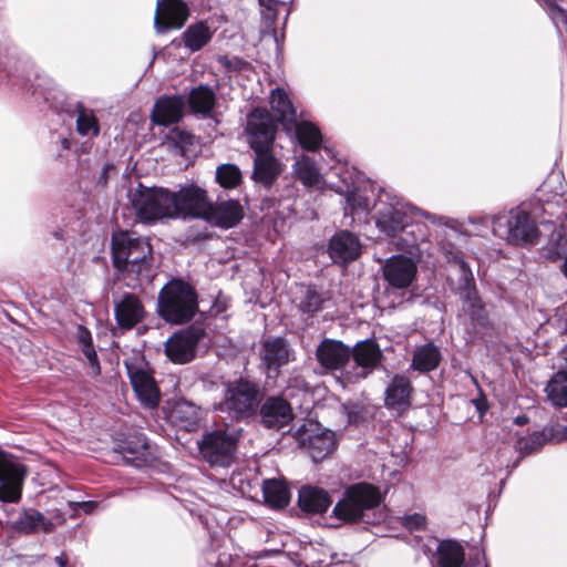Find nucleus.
I'll return each instance as SVG.
<instances>
[{"mask_svg": "<svg viewBox=\"0 0 567 567\" xmlns=\"http://www.w3.org/2000/svg\"><path fill=\"white\" fill-rule=\"evenodd\" d=\"M216 181L224 188H234L241 182V172L234 164H223L216 169Z\"/></svg>", "mask_w": 567, "mask_h": 567, "instance_id": "obj_45", "label": "nucleus"}, {"mask_svg": "<svg viewBox=\"0 0 567 567\" xmlns=\"http://www.w3.org/2000/svg\"><path fill=\"white\" fill-rule=\"evenodd\" d=\"M549 440H567V425L556 424L528 436L518 437L515 447L519 453L527 455L537 451Z\"/></svg>", "mask_w": 567, "mask_h": 567, "instance_id": "obj_26", "label": "nucleus"}, {"mask_svg": "<svg viewBox=\"0 0 567 567\" xmlns=\"http://www.w3.org/2000/svg\"><path fill=\"white\" fill-rule=\"evenodd\" d=\"M260 415L267 427L281 429L292 420V410L286 400L274 396L261 405Z\"/></svg>", "mask_w": 567, "mask_h": 567, "instance_id": "obj_27", "label": "nucleus"}, {"mask_svg": "<svg viewBox=\"0 0 567 567\" xmlns=\"http://www.w3.org/2000/svg\"><path fill=\"white\" fill-rule=\"evenodd\" d=\"M323 150H324V152L328 154V156H329V157H331V158H334V157H336V153H334V151H333V148H332V147H330V146H328V145H324V146H323Z\"/></svg>", "mask_w": 567, "mask_h": 567, "instance_id": "obj_58", "label": "nucleus"}, {"mask_svg": "<svg viewBox=\"0 0 567 567\" xmlns=\"http://www.w3.org/2000/svg\"><path fill=\"white\" fill-rule=\"evenodd\" d=\"M204 337V330L199 327H189L175 332L165 342L167 358L177 364L192 361L196 355V348Z\"/></svg>", "mask_w": 567, "mask_h": 567, "instance_id": "obj_11", "label": "nucleus"}, {"mask_svg": "<svg viewBox=\"0 0 567 567\" xmlns=\"http://www.w3.org/2000/svg\"><path fill=\"white\" fill-rule=\"evenodd\" d=\"M235 63H236L237 65H244V66H246V65H247V63H246V62H244V61H239V60H236V61H235Z\"/></svg>", "mask_w": 567, "mask_h": 567, "instance_id": "obj_60", "label": "nucleus"}, {"mask_svg": "<svg viewBox=\"0 0 567 567\" xmlns=\"http://www.w3.org/2000/svg\"><path fill=\"white\" fill-rule=\"evenodd\" d=\"M237 442L235 432L219 429L206 433L198 442V449L210 466L229 467L235 460Z\"/></svg>", "mask_w": 567, "mask_h": 567, "instance_id": "obj_9", "label": "nucleus"}, {"mask_svg": "<svg viewBox=\"0 0 567 567\" xmlns=\"http://www.w3.org/2000/svg\"><path fill=\"white\" fill-rule=\"evenodd\" d=\"M293 351L282 338H269L262 342L261 361L268 377H276L279 369L292 360Z\"/></svg>", "mask_w": 567, "mask_h": 567, "instance_id": "obj_19", "label": "nucleus"}, {"mask_svg": "<svg viewBox=\"0 0 567 567\" xmlns=\"http://www.w3.org/2000/svg\"><path fill=\"white\" fill-rule=\"evenodd\" d=\"M548 399L556 406H567V370L558 371L546 388Z\"/></svg>", "mask_w": 567, "mask_h": 567, "instance_id": "obj_41", "label": "nucleus"}, {"mask_svg": "<svg viewBox=\"0 0 567 567\" xmlns=\"http://www.w3.org/2000/svg\"><path fill=\"white\" fill-rule=\"evenodd\" d=\"M441 359L442 354L439 347L429 342L414 349L411 369L422 373L430 372L439 367Z\"/></svg>", "mask_w": 567, "mask_h": 567, "instance_id": "obj_32", "label": "nucleus"}, {"mask_svg": "<svg viewBox=\"0 0 567 567\" xmlns=\"http://www.w3.org/2000/svg\"><path fill=\"white\" fill-rule=\"evenodd\" d=\"M185 102L181 95L159 97L152 111V121L158 125H169L178 122L184 112Z\"/></svg>", "mask_w": 567, "mask_h": 567, "instance_id": "obj_28", "label": "nucleus"}, {"mask_svg": "<svg viewBox=\"0 0 567 567\" xmlns=\"http://www.w3.org/2000/svg\"><path fill=\"white\" fill-rule=\"evenodd\" d=\"M80 506L83 508L85 513H90L93 511V508L96 507V504L94 502H82Z\"/></svg>", "mask_w": 567, "mask_h": 567, "instance_id": "obj_53", "label": "nucleus"}, {"mask_svg": "<svg viewBox=\"0 0 567 567\" xmlns=\"http://www.w3.org/2000/svg\"><path fill=\"white\" fill-rule=\"evenodd\" d=\"M127 453H128V454H134V452H133V451H131V450H128V449H127Z\"/></svg>", "mask_w": 567, "mask_h": 567, "instance_id": "obj_63", "label": "nucleus"}, {"mask_svg": "<svg viewBox=\"0 0 567 567\" xmlns=\"http://www.w3.org/2000/svg\"><path fill=\"white\" fill-rule=\"evenodd\" d=\"M331 299L329 291H318L315 288L308 287L299 302V308L302 312L315 313L323 309L324 302Z\"/></svg>", "mask_w": 567, "mask_h": 567, "instance_id": "obj_43", "label": "nucleus"}, {"mask_svg": "<svg viewBox=\"0 0 567 567\" xmlns=\"http://www.w3.org/2000/svg\"><path fill=\"white\" fill-rule=\"evenodd\" d=\"M328 252L333 262L346 265L360 256L361 243L354 234L341 230L330 239Z\"/></svg>", "mask_w": 567, "mask_h": 567, "instance_id": "obj_21", "label": "nucleus"}, {"mask_svg": "<svg viewBox=\"0 0 567 567\" xmlns=\"http://www.w3.org/2000/svg\"><path fill=\"white\" fill-rule=\"evenodd\" d=\"M412 385L404 375H395L385 390V405L398 412H403L411 404Z\"/></svg>", "mask_w": 567, "mask_h": 567, "instance_id": "obj_29", "label": "nucleus"}, {"mask_svg": "<svg viewBox=\"0 0 567 567\" xmlns=\"http://www.w3.org/2000/svg\"><path fill=\"white\" fill-rule=\"evenodd\" d=\"M114 316L121 329L131 330L142 322L145 317V309L136 296L126 293L114 305Z\"/></svg>", "mask_w": 567, "mask_h": 567, "instance_id": "obj_24", "label": "nucleus"}, {"mask_svg": "<svg viewBox=\"0 0 567 567\" xmlns=\"http://www.w3.org/2000/svg\"><path fill=\"white\" fill-rule=\"evenodd\" d=\"M200 417V409L186 400L177 401L169 414L172 423L187 432L195 431L198 427Z\"/></svg>", "mask_w": 567, "mask_h": 567, "instance_id": "obj_30", "label": "nucleus"}, {"mask_svg": "<svg viewBox=\"0 0 567 567\" xmlns=\"http://www.w3.org/2000/svg\"><path fill=\"white\" fill-rule=\"evenodd\" d=\"M171 219L202 218L207 214L209 199L205 189L195 184H187L178 192H171Z\"/></svg>", "mask_w": 567, "mask_h": 567, "instance_id": "obj_10", "label": "nucleus"}, {"mask_svg": "<svg viewBox=\"0 0 567 567\" xmlns=\"http://www.w3.org/2000/svg\"><path fill=\"white\" fill-rule=\"evenodd\" d=\"M60 144H61L62 150H65V151L70 150V147H71L70 141L65 137L60 138Z\"/></svg>", "mask_w": 567, "mask_h": 567, "instance_id": "obj_57", "label": "nucleus"}, {"mask_svg": "<svg viewBox=\"0 0 567 567\" xmlns=\"http://www.w3.org/2000/svg\"><path fill=\"white\" fill-rule=\"evenodd\" d=\"M213 32L209 28L203 23L198 22L189 25L183 33V41L185 47L192 52L200 50L205 47L212 39Z\"/></svg>", "mask_w": 567, "mask_h": 567, "instance_id": "obj_37", "label": "nucleus"}, {"mask_svg": "<svg viewBox=\"0 0 567 567\" xmlns=\"http://www.w3.org/2000/svg\"><path fill=\"white\" fill-rule=\"evenodd\" d=\"M308 426H302L300 442L307 449L312 461L317 463L332 453L336 445L334 433L321 429L317 423H309Z\"/></svg>", "mask_w": 567, "mask_h": 567, "instance_id": "obj_13", "label": "nucleus"}, {"mask_svg": "<svg viewBox=\"0 0 567 567\" xmlns=\"http://www.w3.org/2000/svg\"><path fill=\"white\" fill-rule=\"evenodd\" d=\"M545 251L546 257L551 260L567 257V227L565 225L561 224L558 229L553 231Z\"/></svg>", "mask_w": 567, "mask_h": 567, "instance_id": "obj_42", "label": "nucleus"}, {"mask_svg": "<svg viewBox=\"0 0 567 567\" xmlns=\"http://www.w3.org/2000/svg\"><path fill=\"white\" fill-rule=\"evenodd\" d=\"M215 92L205 85H199L190 91L188 103L195 113L208 114L215 105Z\"/></svg>", "mask_w": 567, "mask_h": 567, "instance_id": "obj_39", "label": "nucleus"}, {"mask_svg": "<svg viewBox=\"0 0 567 567\" xmlns=\"http://www.w3.org/2000/svg\"><path fill=\"white\" fill-rule=\"evenodd\" d=\"M262 495L265 502L275 508H282L290 501L288 486L280 480H266L262 484Z\"/></svg>", "mask_w": 567, "mask_h": 567, "instance_id": "obj_34", "label": "nucleus"}, {"mask_svg": "<svg viewBox=\"0 0 567 567\" xmlns=\"http://www.w3.org/2000/svg\"><path fill=\"white\" fill-rule=\"evenodd\" d=\"M370 210V202L357 190H348L346 197V215L368 213Z\"/></svg>", "mask_w": 567, "mask_h": 567, "instance_id": "obj_46", "label": "nucleus"}, {"mask_svg": "<svg viewBox=\"0 0 567 567\" xmlns=\"http://www.w3.org/2000/svg\"><path fill=\"white\" fill-rule=\"evenodd\" d=\"M566 331H567V321H566Z\"/></svg>", "mask_w": 567, "mask_h": 567, "instance_id": "obj_64", "label": "nucleus"}, {"mask_svg": "<svg viewBox=\"0 0 567 567\" xmlns=\"http://www.w3.org/2000/svg\"><path fill=\"white\" fill-rule=\"evenodd\" d=\"M259 389L247 380L228 382L221 402L215 409L227 412L231 419L250 416L259 405Z\"/></svg>", "mask_w": 567, "mask_h": 567, "instance_id": "obj_8", "label": "nucleus"}, {"mask_svg": "<svg viewBox=\"0 0 567 567\" xmlns=\"http://www.w3.org/2000/svg\"><path fill=\"white\" fill-rule=\"evenodd\" d=\"M328 492L315 486H303L299 491L298 504L305 512L321 514L331 505Z\"/></svg>", "mask_w": 567, "mask_h": 567, "instance_id": "obj_31", "label": "nucleus"}, {"mask_svg": "<svg viewBox=\"0 0 567 567\" xmlns=\"http://www.w3.org/2000/svg\"><path fill=\"white\" fill-rule=\"evenodd\" d=\"M295 127L296 136L302 148L307 151L317 150L322 143V135L319 128L311 122H295L290 127Z\"/></svg>", "mask_w": 567, "mask_h": 567, "instance_id": "obj_35", "label": "nucleus"}, {"mask_svg": "<svg viewBox=\"0 0 567 567\" xmlns=\"http://www.w3.org/2000/svg\"><path fill=\"white\" fill-rule=\"evenodd\" d=\"M491 223L493 234L512 246L535 245L539 235L534 219L519 207L492 216Z\"/></svg>", "mask_w": 567, "mask_h": 567, "instance_id": "obj_6", "label": "nucleus"}, {"mask_svg": "<svg viewBox=\"0 0 567 567\" xmlns=\"http://www.w3.org/2000/svg\"><path fill=\"white\" fill-rule=\"evenodd\" d=\"M188 19V8L182 0H157L154 27L162 34L182 28Z\"/></svg>", "mask_w": 567, "mask_h": 567, "instance_id": "obj_15", "label": "nucleus"}, {"mask_svg": "<svg viewBox=\"0 0 567 567\" xmlns=\"http://www.w3.org/2000/svg\"><path fill=\"white\" fill-rule=\"evenodd\" d=\"M403 525L411 532L421 530L425 528L426 518L422 514L414 513L404 517Z\"/></svg>", "mask_w": 567, "mask_h": 567, "instance_id": "obj_47", "label": "nucleus"}, {"mask_svg": "<svg viewBox=\"0 0 567 567\" xmlns=\"http://www.w3.org/2000/svg\"><path fill=\"white\" fill-rule=\"evenodd\" d=\"M271 111L275 113L277 121L282 123L286 130H290V125L296 122V110L288 97L286 91L276 87L270 96Z\"/></svg>", "mask_w": 567, "mask_h": 567, "instance_id": "obj_33", "label": "nucleus"}, {"mask_svg": "<svg viewBox=\"0 0 567 567\" xmlns=\"http://www.w3.org/2000/svg\"><path fill=\"white\" fill-rule=\"evenodd\" d=\"M560 179H561V174L553 172L548 176V178L546 179V182L544 183L543 186L546 187L549 183H551V182H560Z\"/></svg>", "mask_w": 567, "mask_h": 567, "instance_id": "obj_52", "label": "nucleus"}, {"mask_svg": "<svg viewBox=\"0 0 567 567\" xmlns=\"http://www.w3.org/2000/svg\"><path fill=\"white\" fill-rule=\"evenodd\" d=\"M157 305L159 316L174 324L190 321L198 311L195 289L179 279L167 282L161 289Z\"/></svg>", "mask_w": 567, "mask_h": 567, "instance_id": "obj_5", "label": "nucleus"}, {"mask_svg": "<svg viewBox=\"0 0 567 567\" xmlns=\"http://www.w3.org/2000/svg\"><path fill=\"white\" fill-rule=\"evenodd\" d=\"M76 112V132L83 137H95L100 133L99 121L93 110L78 103Z\"/></svg>", "mask_w": 567, "mask_h": 567, "instance_id": "obj_36", "label": "nucleus"}, {"mask_svg": "<svg viewBox=\"0 0 567 567\" xmlns=\"http://www.w3.org/2000/svg\"><path fill=\"white\" fill-rule=\"evenodd\" d=\"M417 272L415 261L404 255H395L383 265V277L389 286L405 289L414 281Z\"/></svg>", "mask_w": 567, "mask_h": 567, "instance_id": "obj_16", "label": "nucleus"}, {"mask_svg": "<svg viewBox=\"0 0 567 567\" xmlns=\"http://www.w3.org/2000/svg\"><path fill=\"white\" fill-rule=\"evenodd\" d=\"M128 198L136 216L144 223L171 218V190L137 184L130 189Z\"/></svg>", "mask_w": 567, "mask_h": 567, "instance_id": "obj_7", "label": "nucleus"}, {"mask_svg": "<svg viewBox=\"0 0 567 567\" xmlns=\"http://www.w3.org/2000/svg\"><path fill=\"white\" fill-rule=\"evenodd\" d=\"M473 403L475 404V408L480 412V414H483L488 409L487 400L483 395H481L477 399H474Z\"/></svg>", "mask_w": 567, "mask_h": 567, "instance_id": "obj_50", "label": "nucleus"}, {"mask_svg": "<svg viewBox=\"0 0 567 567\" xmlns=\"http://www.w3.org/2000/svg\"><path fill=\"white\" fill-rule=\"evenodd\" d=\"M553 20L559 35L567 34V10L556 3V0H538Z\"/></svg>", "mask_w": 567, "mask_h": 567, "instance_id": "obj_44", "label": "nucleus"}, {"mask_svg": "<svg viewBox=\"0 0 567 567\" xmlns=\"http://www.w3.org/2000/svg\"><path fill=\"white\" fill-rule=\"evenodd\" d=\"M244 217V210L238 200L229 199L212 204L209 202L204 219L220 228H231Z\"/></svg>", "mask_w": 567, "mask_h": 567, "instance_id": "obj_22", "label": "nucleus"}, {"mask_svg": "<svg viewBox=\"0 0 567 567\" xmlns=\"http://www.w3.org/2000/svg\"><path fill=\"white\" fill-rule=\"evenodd\" d=\"M437 564L440 567H488L485 554L476 549L470 563H465L463 547L454 540H443L437 547Z\"/></svg>", "mask_w": 567, "mask_h": 567, "instance_id": "obj_17", "label": "nucleus"}, {"mask_svg": "<svg viewBox=\"0 0 567 567\" xmlns=\"http://www.w3.org/2000/svg\"><path fill=\"white\" fill-rule=\"evenodd\" d=\"M193 137L194 136L192 134L179 130H174L171 135V138L175 142H178L182 148L187 145H192Z\"/></svg>", "mask_w": 567, "mask_h": 567, "instance_id": "obj_48", "label": "nucleus"}, {"mask_svg": "<svg viewBox=\"0 0 567 567\" xmlns=\"http://www.w3.org/2000/svg\"><path fill=\"white\" fill-rule=\"evenodd\" d=\"M55 563L60 566V567H65L66 564H68V557L65 554H61L59 556L55 557Z\"/></svg>", "mask_w": 567, "mask_h": 567, "instance_id": "obj_54", "label": "nucleus"}, {"mask_svg": "<svg viewBox=\"0 0 567 567\" xmlns=\"http://www.w3.org/2000/svg\"><path fill=\"white\" fill-rule=\"evenodd\" d=\"M381 502L382 495L378 487L369 483H358L347 488L332 513L338 519L347 523L363 520L377 524L384 519L381 511L375 512Z\"/></svg>", "mask_w": 567, "mask_h": 567, "instance_id": "obj_3", "label": "nucleus"}, {"mask_svg": "<svg viewBox=\"0 0 567 567\" xmlns=\"http://www.w3.org/2000/svg\"><path fill=\"white\" fill-rule=\"evenodd\" d=\"M457 265L462 274L460 289L461 296L466 307V311L468 312L473 320L483 323L486 319V316L482 302L477 296L474 278L470 269V266L462 259L457 260Z\"/></svg>", "mask_w": 567, "mask_h": 567, "instance_id": "obj_20", "label": "nucleus"}, {"mask_svg": "<svg viewBox=\"0 0 567 567\" xmlns=\"http://www.w3.org/2000/svg\"><path fill=\"white\" fill-rule=\"evenodd\" d=\"M27 467L2 452V503H16L21 498Z\"/></svg>", "mask_w": 567, "mask_h": 567, "instance_id": "obj_14", "label": "nucleus"}, {"mask_svg": "<svg viewBox=\"0 0 567 567\" xmlns=\"http://www.w3.org/2000/svg\"><path fill=\"white\" fill-rule=\"evenodd\" d=\"M75 339L81 347V350L84 357L87 360V364L92 371V374H100L101 368L97 359L96 351L92 344V334L90 330H87L83 326H78L75 331Z\"/></svg>", "mask_w": 567, "mask_h": 567, "instance_id": "obj_40", "label": "nucleus"}, {"mask_svg": "<svg viewBox=\"0 0 567 567\" xmlns=\"http://www.w3.org/2000/svg\"><path fill=\"white\" fill-rule=\"evenodd\" d=\"M563 271H564L565 276L567 277V257H566L564 266H563Z\"/></svg>", "mask_w": 567, "mask_h": 567, "instance_id": "obj_59", "label": "nucleus"}, {"mask_svg": "<svg viewBox=\"0 0 567 567\" xmlns=\"http://www.w3.org/2000/svg\"><path fill=\"white\" fill-rule=\"evenodd\" d=\"M354 365L347 371L344 379L349 383L358 382L367 378L379 364L382 353L379 346L373 340H364L355 344L351 350Z\"/></svg>", "mask_w": 567, "mask_h": 567, "instance_id": "obj_12", "label": "nucleus"}, {"mask_svg": "<svg viewBox=\"0 0 567 567\" xmlns=\"http://www.w3.org/2000/svg\"><path fill=\"white\" fill-rule=\"evenodd\" d=\"M259 3L267 10L276 12L279 2L277 0H259Z\"/></svg>", "mask_w": 567, "mask_h": 567, "instance_id": "obj_51", "label": "nucleus"}, {"mask_svg": "<svg viewBox=\"0 0 567 567\" xmlns=\"http://www.w3.org/2000/svg\"><path fill=\"white\" fill-rule=\"evenodd\" d=\"M316 355L322 368L338 370L351 358V349L341 341L324 339L318 346Z\"/></svg>", "mask_w": 567, "mask_h": 567, "instance_id": "obj_25", "label": "nucleus"}, {"mask_svg": "<svg viewBox=\"0 0 567 567\" xmlns=\"http://www.w3.org/2000/svg\"><path fill=\"white\" fill-rule=\"evenodd\" d=\"M126 369L140 402L147 409H155L159 403L161 392L153 377L132 364H126Z\"/></svg>", "mask_w": 567, "mask_h": 567, "instance_id": "obj_18", "label": "nucleus"}, {"mask_svg": "<svg viewBox=\"0 0 567 567\" xmlns=\"http://www.w3.org/2000/svg\"><path fill=\"white\" fill-rule=\"evenodd\" d=\"M136 457L132 458L135 466H140L141 463L146 461V443L143 442L141 449L136 452Z\"/></svg>", "mask_w": 567, "mask_h": 567, "instance_id": "obj_49", "label": "nucleus"}, {"mask_svg": "<svg viewBox=\"0 0 567 567\" xmlns=\"http://www.w3.org/2000/svg\"><path fill=\"white\" fill-rule=\"evenodd\" d=\"M555 194H560L563 192V186L560 185L558 188H556Z\"/></svg>", "mask_w": 567, "mask_h": 567, "instance_id": "obj_61", "label": "nucleus"}, {"mask_svg": "<svg viewBox=\"0 0 567 567\" xmlns=\"http://www.w3.org/2000/svg\"><path fill=\"white\" fill-rule=\"evenodd\" d=\"M528 421L527 416L525 415H519L517 416L515 420H514V423L517 424V425H524L526 424Z\"/></svg>", "mask_w": 567, "mask_h": 567, "instance_id": "obj_56", "label": "nucleus"}, {"mask_svg": "<svg viewBox=\"0 0 567 567\" xmlns=\"http://www.w3.org/2000/svg\"><path fill=\"white\" fill-rule=\"evenodd\" d=\"M112 260L114 268L128 280V286L150 282L155 275L148 239L134 233L121 230L113 234Z\"/></svg>", "mask_w": 567, "mask_h": 567, "instance_id": "obj_1", "label": "nucleus"}, {"mask_svg": "<svg viewBox=\"0 0 567 567\" xmlns=\"http://www.w3.org/2000/svg\"><path fill=\"white\" fill-rule=\"evenodd\" d=\"M375 225L388 237H395L404 230L417 216H422L433 224L440 223L441 217L422 212L403 202L396 195L382 190L374 203Z\"/></svg>", "mask_w": 567, "mask_h": 567, "instance_id": "obj_4", "label": "nucleus"}, {"mask_svg": "<svg viewBox=\"0 0 567 567\" xmlns=\"http://www.w3.org/2000/svg\"><path fill=\"white\" fill-rule=\"evenodd\" d=\"M247 135L250 147L255 151L252 177L269 187L282 171L281 164L269 152L276 132V125L267 110L256 107L247 118Z\"/></svg>", "mask_w": 567, "mask_h": 567, "instance_id": "obj_2", "label": "nucleus"}, {"mask_svg": "<svg viewBox=\"0 0 567 567\" xmlns=\"http://www.w3.org/2000/svg\"><path fill=\"white\" fill-rule=\"evenodd\" d=\"M298 179L306 186H320L322 176L316 163L308 156H301L293 165Z\"/></svg>", "mask_w": 567, "mask_h": 567, "instance_id": "obj_38", "label": "nucleus"}, {"mask_svg": "<svg viewBox=\"0 0 567 567\" xmlns=\"http://www.w3.org/2000/svg\"><path fill=\"white\" fill-rule=\"evenodd\" d=\"M221 61H223V63H224V64H226V65H229V64H230V62L227 60V58H223V59H221Z\"/></svg>", "mask_w": 567, "mask_h": 567, "instance_id": "obj_62", "label": "nucleus"}, {"mask_svg": "<svg viewBox=\"0 0 567 567\" xmlns=\"http://www.w3.org/2000/svg\"><path fill=\"white\" fill-rule=\"evenodd\" d=\"M52 236H53L55 239H59V240L64 239V230H63V229H61V228H59V229H56V230H53V231H52Z\"/></svg>", "mask_w": 567, "mask_h": 567, "instance_id": "obj_55", "label": "nucleus"}, {"mask_svg": "<svg viewBox=\"0 0 567 567\" xmlns=\"http://www.w3.org/2000/svg\"><path fill=\"white\" fill-rule=\"evenodd\" d=\"M6 526L11 532L20 534L49 533L52 529V523L32 508L18 512L16 515L9 514Z\"/></svg>", "mask_w": 567, "mask_h": 567, "instance_id": "obj_23", "label": "nucleus"}]
</instances>
